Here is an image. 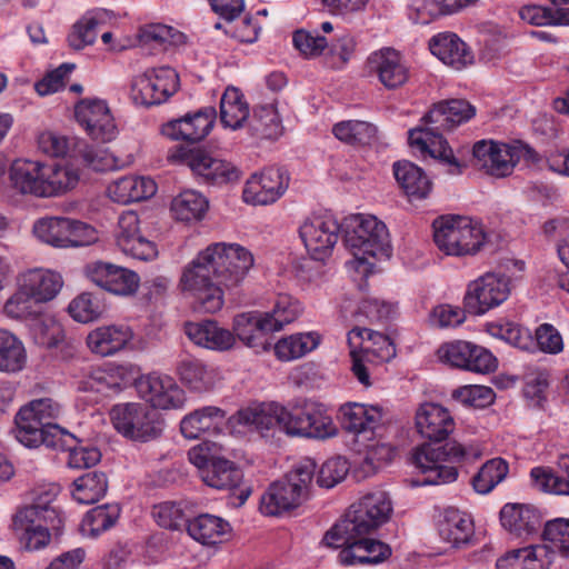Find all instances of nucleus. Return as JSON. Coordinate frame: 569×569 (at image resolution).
I'll list each match as a JSON object with an SVG mask.
<instances>
[{
    "mask_svg": "<svg viewBox=\"0 0 569 569\" xmlns=\"http://www.w3.org/2000/svg\"><path fill=\"white\" fill-rule=\"evenodd\" d=\"M103 311L104 308L100 299L90 292L80 293L68 306L70 317L81 323L99 319Z\"/></svg>",
    "mask_w": 569,
    "mask_h": 569,
    "instance_id": "57",
    "label": "nucleus"
},
{
    "mask_svg": "<svg viewBox=\"0 0 569 569\" xmlns=\"http://www.w3.org/2000/svg\"><path fill=\"white\" fill-rule=\"evenodd\" d=\"M248 127L253 136L262 139H277L283 131L278 110L272 104L254 108L249 119Z\"/></svg>",
    "mask_w": 569,
    "mask_h": 569,
    "instance_id": "51",
    "label": "nucleus"
},
{
    "mask_svg": "<svg viewBox=\"0 0 569 569\" xmlns=\"http://www.w3.org/2000/svg\"><path fill=\"white\" fill-rule=\"evenodd\" d=\"M187 531L201 545L213 546L228 539L231 526L218 516L202 513L188 521Z\"/></svg>",
    "mask_w": 569,
    "mask_h": 569,
    "instance_id": "40",
    "label": "nucleus"
},
{
    "mask_svg": "<svg viewBox=\"0 0 569 569\" xmlns=\"http://www.w3.org/2000/svg\"><path fill=\"white\" fill-rule=\"evenodd\" d=\"M349 472V463L342 457L328 459L320 468L317 482L325 488H332L341 482Z\"/></svg>",
    "mask_w": 569,
    "mask_h": 569,
    "instance_id": "62",
    "label": "nucleus"
},
{
    "mask_svg": "<svg viewBox=\"0 0 569 569\" xmlns=\"http://www.w3.org/2000/svg\"><path fill=\"white\" fill-rule=\"evenodd\" d=\"M76 119L87 134L99 142H109L118 130L108 103L102 99H82L74 107Z\"/></svg>",
    "mask_w": 569,
    "mask_h": 569,
    "instance_id": "18",
    "label": "nucleus"
},
{
    "mask_svg": "<svg viewBox=\"0 0 569 569\" xmlns=\"http://www.w3.org/2000/svg\"><path fill=\"white\" fill-rule=\"evenodd\" d=\"M179 88V76L170 67L146 70L131 82V98L136 104L156 106L166 102Z\"/></svg>",
    "mask_w": 569,
    "mask_h": 569,
    "instance_id": "12",
    "label": "nucleus"
},
{
    "mask_svg": "<svg viewBox=\"0 0 569 569\" xmlns=\"http://www.w3.org/2000/svg\"><path fill=\"white\" fill-rule=\"evenodd\" d=\"M289 176L282 168L270 167L252 174L246 182L243 200L253 206L276 202L287 190Z\"/></svg>",
    "mask_w": 569,
    "mask_h": 569,
    "instance_id": "22",
    "label": "nucleus"
},
{
    "mask_svg": "<svg viewBox=\"0 0 569 569\" xmlns=\"http://www.w3.org/2000/svg\"><path fill=\"white\" fill-rule=\"evenodd\" d=\"M200 478L211 488L231 490L239 486L243 475L233 462L219 457L202 470Z\"/></svg>",
    "mask_w": 569,
    "mask_h": 569,
    "instance_id": "46",
    "label": "nucleus"
},
{
    "mask_svg": "<svg viewBox=\"0 0 569 569\" xmlns=\"http://www.w3.org/2000/svg\"><path fill=\"white\" fill-rule=\"evenodd\" d=\"M62 415L61 403L51 397L32 399L22 406L14 417L16 428L14 435L20 437L28 443H34L40 439L38 432L39 427L52 423Z\"/></svg>",
    "mask_w": 569,
    "mask_h": 569,
    "instance_id": "16",
    "label": "nucleus"
},
{
    "mask_svg": "<svg viewBox=\"0 0 569 569\" xmlns=\"http://www.w3.org/2000/svg\"><path fill=\"white\" fill-rule=\"evenodd\" d=\"M319 343L320 336L317 332L296 333L280 339L273 350L279 360L292 361L315 350Z\"/></svg>",
    "mask_w": 569,
    "mask_h": 569,
    "instance_id": "49",
    "label": "nucleus"
},
{
    "mask_svg": "<svg viewBox=\"0 0 569 569\" xmlns=\"http://www.w3.org/2000/svg\"><path fill=\"white\" fill-rule=\"evenodd\" d=\"M114 237L119 250L132 259L151 261L158 256L157 244L142 232L134 211H124L119 217Z\"/></svg>",
    "mask_w": 569,
    "mask_h": 569,
    "instance_id": "17",
    "label": "nucleus"
},
{
    "mask_svg": "<svg viewBox=\"0 0 569 569\" xmlns=\"http://www.w3.org/2000/svg\"><path fill=\"white\" fill-rule=\"evenodd\" d=\"M543 540L546 550L549 548L552 551L559 552L562 557L569 558V520L555 519L548 521L543 529Z\"/></svg>",
    "mask_w": 569,
    "mask_h": 569,
    "instance_id": "59",
    "label": "nucleus"
},
{
    "mask_svg": "<svg viewBox=\"0 0 569 569\" xmlns=\"http://www.w3.org/2000/svg\"><path fill=\"white\" fill-rule=\"evenodd\" d=\"M369 535L360 533L351 537L332 527L326 533L323 541L329 547L341 548L338 560L345 566H377L391 557L392 549L388 543Z\"/></svg>",
    "mask_w": 569,
    "mask_h": 569,
    "instance_id": "10",
    "label": "nucleus"
},
{
    "mask_svg": "<svg viewBox=\"0 0 569 569\" xmlns=\"http://www.w3.org/2000/svg\"><path fill=\"white\" fill-rule=\"evenodd\" d=\"M273 332L268 317L253 311L237 315L233 319V335L250 348L267 350V335Z\"/></svg>",
    "mask_w": 569,
    "mask_h": 569,
    "instance_id": "33",
    "label": "nucleus"
},
{
    "mask_svg": "<svg viewBox=\"0 0 569 569\" xmlns=\"http://www.w3.org/2000/svg\"><path fill=\"white\" fill-rule=\"evenodd\" d=\"M453 396L461 402L476 408H485L495 400L493 390L480 385L463 386L457 389Z\"/></svg>",
    "mask_w": 569,
    "mask_h": 569,
    "instance_id": "63",
    "label": "nucleus"
},
{
    "mask_svg": "<svg viewBox=\"0 0 569 569\" xmlns=\"http://www.w3.org/2000/svg\"><path fill=\"white\" fill-rule=\"evenodd\" d=\"M343 241L359 266L369 258H388L391 252L387 226L371 214L357 213L346 218Z\"/></svg>",
    "mask_w": 569,
    "mask_h": 569,
    "instance_id": "5",
    "label": "nucleus"
},
{
    "mask_svg": "<svg viewBox=\"0 0 569 569\" xmlns=\"http://www.w3.org/2000/svg\"><path fill=\"white\" fill-rule=\"evenodd\" d=\"M177 372L186 386L198 392L212 389L217 380L216 370L196 358L180 360Z\"/></svg>",
    "mask_w": 569,
    "mask_h": 569,
    "instance_id": "43",
    "label": "nucleus"
},
{
    "mask_svg": "<svg viewBox=\"0 0 569 569\" xmlns=\"http://www.w3.org/2000/svg\"><path fill=\"white\" fill-rule=\"evenodd\" d=\"M132 338L133 331L129 326H101L88 335L87 345L93 353L107 357L124 349Z\"/></svg>",
    "mask_w": 569,
    "mask_h": 569,
    "instance_id": "31",
    "label": "nucleus"
},
{
    "mask_svg": "<svg viewBox=\"0 0 569 569\" xmlns=\"http://www.w3.org/2000/svg\"><path fill=\"white\" fill-rule=\"evenodd\" d=\"M37 429L41 435L39 437L40 439H38V441L34 443H28L20 437V433L14 435V437L21 445L27 448H37L43 443L48 448L62 451H66L67 448H70L71 442H76V437L57 423H49L47 426L44 425Z\"/></svg>",
    "mask_w": 569,
    "mask_h": 569,
    "instance_id": "56",
    "label": "nucleus"
},
{
    "mask_svg": "<svg viewBox=\"0 0 569 569\" xmlns=\"http://www.w3.org/2000/svg\"><path fill=\"white\" fill-rule=\"evenodd\" d=\"M316 471L311 459L300 461L283 479L270 485L260 499V510L267 516H278L297 508L306 498Z\"/></svg>",
    "mask_w": 569,
    "mask_h": 569,
    "instance_id": "6",
    "label": "nucleus"
},
{
    "mask_svg": "<svg viewBox=\"0 0 569 569\" xmlns=\"http://www.w3.org/2000/svg\"><path fill=\"white\" fill-rule=\"evenodd\" d=\"M17 284L21 286L39 305L53 300L63 286L60 273L44 268H33L20 273Z\"/></svg>",
    "mask_w": 569,
    "mask_h": 569,
    "instance_id": "28",
    "label": "nucleus"
},
{
    "mask_svg": "<svg viewBox=\"0 0 569 569\" xmlns=\"http://www.w3.org/2000/svg\"><path fill=\"white\" fill-rule=\"evenodd\" d=\"M107 190L112 201L127 204L152 197L157 191V184L147 177L127 176L110 183Z\"/></svg>",
    "mask_w": 569,
    "mask_h": 569,
    "instance_id": "38",
    "label": "nucleus"
},
{
    "mask_svg": "<svg viewBox=\"0 0 569 569\" xmlns=\"http://www.w3.org/2000/svg\"><path fill=\"white\" fill-rule=\"evenodd\" d=\"M476 114V108L463 99H451L437 103L423 118V127L409 131V143L422 153H428L460 172V163L442 133L467 122Z\"/></svg>",
    "mask_w": 569,
    "mask_h": 569,
    "instance_id": "3",
    "label": "nucleus"
},
{
    "mask_svg": "<svg viewBox=\"0 0 569 569\" xmlns=\"http://www.w3.org/2000/svg\"><path fill=\"white\" fill-rule=\"evenodd\" d=\"M249 106L241 91L228 87L220 99V120L226 128L238 130L250 119Z\"/></svg>",
    "mask_w": 569,
    "mask_h": 569,
    "instance_id": "45",
    "label": "nucleus"
},
{
    "mask_svg": "<svg viewBox=\"0 0 569 569\" xmlns=\"http://www.w3.org/2000/svg\"><path fill=\"white\" fill-rule=\"evenodd\" d=\"M42 197H53L73 189L79 181V172L70 164H42Z\"/></svg>",
    "mask_w": 569,
    "mask_h": 569,
    "instance_id": "47",
    "label": "nucleus"
},
{
    "mask_svg": "<svg viewBox=\"0 0 569 569\" xmlns=\"http://www.w3.org/2000/svg\"><path fill=\"white\" fill-rule=\"evenodd\" d=\"M168 160L188 166L193 173L211 183H227L238 179V171L230 162L213 158L202 150H189L183 147L171 149Z\"/></svg>",
    "mask_w": 569,
    "mask_h": 569,
    "instance_id": "14",
    "label": "nucleus"
},
{
    "mask_svg": "<svg viewBox=\"0 0 569 569\" xmlns=\"http://www.w3.org/2000/svg\"><path fill=\"white\" fill-rule=\"evenodd\" d=\"M500 521L508 531L522 537L536 533L541 527L542 518L532 506L507 503L500 511Z\"/></svg>",
    "mask_w": 569,
    "mask_h": 569,
    "instance_id": "35",
    "label": "nucleus"
},
{
    "mask_svg": "<svg viewBox=\"0 0 569 569\" xmlns=\"http://www.w3.org/2000/svg\"><path fill=\"white\" fill-rule=\"evenodd\" d=\"M186 333L196 345L211 350H229L236 342L233 332L213 320L188 323Z\"/></svg>",
    "mask_w": 569,
    "mask_h": 569,
    "instance_id": "36",
    "label": "nucleus"
},
{
    "mask_svg": "<svg viewBox=\"0 0 569 569\" xmlns=\"http://www.w3.org/2000/svg\"><path fill=\"white\" fill-rule=\"evenodd\" d=\"M170 209L174 219L179 221H199L206 214L208 201L201 193L186 190L173 198Z\"/></svg>",
    "mask_w": 569,
    "mask_h": 569,
    "instance_id": "52",
    "label": "nucleus"
},
{
    "mask_svg": "<svg viewBox=\"0 0 569 569\" xmlns=\"http://www.w3.org/2000/svg\"><path fill=\"white\" fill-rule=\"evenodd\" d=\"M338 221L327 216L307 218L299 228V236L315 260L327 258L339 238Z\"/></svg>",
    "mask_w": 569,
    "mask_h": 569,
    "instance_id": "20",
    "label": "nucleus"
},
{
    "mask_svg": "<svg viewBox=\"0 0 569 569\" xmlns=\"http://www.w3.org/2000/svg\"><path fill=\"white\" fill-rule=\"evenodd\" d=\"M301 312L300 303L289 296H280L271 312H263L272 327L279 331L284 325L295 321Z\"/></svg>",
    "mask_w": 569,
    "mask_h": 569,
    "instance_id": "61",
    "label": "nucleus"
},
{
    "mask_svg": "<svg viewBox=\"0 0 569 569\" xmlns=\"http://www.w3.org/2000/svg\"><path fill=\"white\" fill-rule=\"evenodd\" d=\"M510 281L505 274L487 272L469 282L463 297V308L473 316L503 303L510 295Z\"/></svg>",
    "mask_w": 569,
    "mask_h": 569,
    "instance_id": "13",
    "label": "nucleus"
},
{
    "mask_svg": "<svg viewBox=\"0 0 569 569\" xmlns=\"http://www.w3.org/2000/svg\"><path fill=\"white\" fill-rule=\"evenodd\" d=\"M42 163L31 160H16L9 171L12 187L21 193L42 197Z\"/></svg>",
    "mask_w": 569,
    "mask_h": 569,
    "instance_id": "42",
    "label": "nucleus"
},
{
    "mask_svg": "<svg viewBox=\"0 0 569 569\" xmlns=\"http://www.w3.org/2000/svg\"><path fill=\"white\" fill-rule=\"evenodd\" d=\"M509 472V465L502 458H492L481 466L472 478L473 489L481 495L489 493Z\"/></svg>",
    "mask_w": 569,
    "mask_h": 569,
    "instance_id": "54",
    "label": "nucleus"
},
{
    "mask_svg": "<svg viewBox=\"0 0 569 569\" xmlns=\"http://www.w3.org/2000/svg\"><path fill=\"white\" fill-rule=\"evenodd\" d=\"M108 490V479L103 472L90 471L73 480L72 498L83 505H92L103 498Z\"/></svg>",
    "mask_w": 569,
    "mask_h": 569,
    "instance_id": "48",
    "label": "nucleus"
},
{
    "mask_svg": "<svg viewBox=\"0 0 569 569\" xmlns=\"http://www.w3.org/2000/svg\"><path fill=\"white\" fill-rule=\"evenodd\" d=\"M140 397L151 405V408L163 410L179 409L184 405L186 393L167 375L149 373L134 380Z\"/></svg>",
    "mask_w": 569,
    "mask_h": 569,
    "instance_id": "19",
    "label": "nucleus"
},
{
    "mask_svg": "<svg viewBox=\"0 0 569 569\" xmlns=\"http://www.w3.org/2000/svg\"><path fill=\"white\" fill-rule=\"evenodd\" d=\"M27 363V351L20 339L2 330V371L18 372Z\"/></svg>",
    "mask_w": 569,
    "mask_h": 569,
    "instance_id": "58",
    "label": "nucleus"
},
{
    "mask_svg": "<svg viewBox=\"0 0 569 569\" xmlns=\"http://www.w3.org/2000/svg\"><path fill=\"white\" fill-rule=\"evenodd\" d=\"M84 273L94 284L118 296L134 295L140 283L134 271L101 260L88 263Z\"/></svg>",
    "mask_w": 569,
    "mask_h": 569,
    "instance_id": "21",
    "label": "nucleus"
},
{
    "mask_svg": "<svg viewBox=\"0 0 569 569\" xmlns=\"http://www.w3.org/2000/svg\"><path fill=\"white\" fill-rule=\"evenodd\" d=\"M392 511V501L386 491H371L353 502L333 527L351 537L371 533L389 521Z\"/></svg>",
    "mask_w": 569,
    "mask_h": 569,
    "instance_id": "8",
    "label": "nucleus"
},
{
    "mask_svg": "<svg viewBox=\"0 0 569 569\" xmlns=\"http://www.w3.org/2000/svg\"><path fill=\"white\" fill-rule=\"evenodd\" d=\"M368 68L387 89H397L409 79V68L401 54L392 48H383L371 53Z\"/></svg>",
    "mask_w": 569,
    "mask_h": 569,
    "instance_id": "26",
    "label": "nucleus"
},
{
    "mask_svg": "<svg viewBox=\"0 0 569 569\" xmlns=\"http://www.w3.org/2000/svg\"><path fill=\"white\" fill-rule=\"evenodd\" d=\"M50 525L32 508H19L12 516L10 529L27 551H39L51 542Z\"/></svg>",
    "mask_w": 569,
    "mask_h": 569,
    "instance_id": "24",
    "label": "nucleus"
},
{
    "mask_svg": "<svg viewBox=\"0 0 569 569\" xmlns=\"http://www.w3.org/2000/svg\"><path fill=\"white\" fill-rule=\"evenodd\" d=\"M229 423L261 435L278 428L289 437L307 439H327L338 432L323 407L310 401L290 408L277 402L243 408L230 417Z\"/></svg>",
    "mask_w": 569,
    "mask_h": 569,
    "instance_id": "2",
    "label": "nucleus"
},
{
    "mask_svg": "<svg viewBox=\"0 0 569 569\" xmlns=\"http://www.w3.org/2000/svg\"><path fill=\"white\" fill-rule=\"evenodd\" d=\"M60 489L57 485L51 483L39 487L33 490V502L22 508H32L37 511L38 517L42 518L46 525H50V528L59 535L63 527L64 520L61 512L52 506Z\"/></svg>",
    "mask_w": 569,
    "mask_h": 569,
    "instance_id": "44",
    "label": "nucleus"
},
{
    "mask_svg": "<svg viewBox=\"0 0 569 569\" xmlns=\"http://www.w3.org/2000/svg\"><path fill=\"white\" fill-rule=\"evenodd\" d=\"M29 333L32 341L42 348L53 349L66 340V332L54 313L41 309L29 322Z\"/></svg>",
    "mask_w": 569,
    "mask_h": 569,
    "instance_id": "39",
    "label": "nucleus"
},
{
    "mask_svg": "<svg viewBox=\"0 0 569 569\" xmlns=\"http://www.w3.org/2000/svg\"><path fill=\"white\" fill-rule=\"evenodd\" d=\"M113 428L126 439L149 442L162 435L163 421L153 408L142 402L114 405L109 412Z\"/></svg>",
    "mask_w": 569,
    "mask_h": 569,
    "instance_id": "9",
    "label": "nucleus"
},
{
    "mask_svg": "<svg viewBox=\"0 0 569 569\" xmlns=\"http://www.w3.org/2000/svg\"><path fill=\"white\" fill-rule=\"evenodd\" d=\"M431 53L445 64L460 70L473 61V54L468 46L455 33L445 32L431 38Z\"/></svg>",
    "mask_w": 569,
    "mask_h": 569,
    "instance_id": "32",
    "label": "nucleus"
},
{
    "mask_svg": "<svg viewBox=\"0 0 569 569\" xmlns=\"http://www.w3.org/2000/svg\"><path fill=\"white\" fill-rule=\"evenodd\" d=\"M349 348H357L368 360L388 361L395 356L389 337L368 328L355 327L348 332Z\"/></svg>",
    "mask_w": 569,
    "mask_h": 569,
    "instance_id": "30",
    "label": "nucleus"
},
{
    "mask_svg": "<svg viewBox=\"0 0 569 569\" xmlns=\"http://www.w3.org/2000/svg\"><path fill=\"white\" fill-rule=\"evenodd\" d=\"M332 134L343 143L351 146L370 144L377 134V128L361 120H346L332 127Z\"/></svg>",
    "mask_w": 569,
    "mask_h": 569,
    "instance_id": "53",
    "label": "nucleus"
},
{
    "mask_svg": "<svg viewBox=\"0 0 569 569\" xmlns=\"http://www.w3.org/2000/svg\"><path fill=\"white\" fill-rule=\"evenodd\" d=\"M393 174L400 188L410 199H425L432 189L431 181L423 170L410 161L396 162Z\"/></svg>",
    "mask_w": 569,
    "mask_h": 569,
    "instance_id": "41",
    "label": "nucleus"
},
{
    "mask_svg": "<svg viewBox=\"0 0 569 569\" xmlns=\"http://www.w3.org/2000/svg\"><path fill=\"white\" fill-rule=\"evenodd\" d=\"M217 117L212 107L203 108L194 113H188L180 119L172 120L162 127V133L172 140L199 142L204 139Z\"/></svg>",
    "mask_w": 569,
    "mask_h": 569,
    "instance_id": "25",
    "label": "nucleus"
},
{
    "mask_svg": "<svg viewBox=\"0 0 569 569\" xmlns=\"http://www.w3.org/2000/svg\"><path fill=\"white\" fill-rule=\"evenodd\" d=\"M437 529L440 538L455 548L470 545L475 535L471 516L453 507L442 511Z\"/></svg>",
    "mask_w": 569,
    "mask_h": 569,
    "instance_id": "29",
    "label": "nucleus"
},
{
    "mask_svg": "<svg viewBox=\"0 0 569 569\" xmlns=\"http://www.w3.org/2000/svg\"><path fill=\"white\" fill-rule=\"evenodd\" d=\"M42 308L39 303L21 287L4 303L3 310L8 317L13 319L33 318Z\"/></svg>",
    "mask_w": 569,
    "mask_h": 569,
    "instance_id": "60",
    "label": "nucleus"
},
{
    "mask_svg": "<svg viewBox=\"0 0 569 569\" xmlns=\"http://www.w3.org/2000/svg\"><path fill=\"white\" fill-rule=\"evenodd\" d=\"M34 236L57 248L82 247L96 240V231L79 220L64 217L39 219L33 224Z\"/></svg>",
    "mask_w": 569,
    "mask_h": 569,
    "instance_id": "11",
    "label": "nucleus"
},
{
    "mask_svg": "<svg viewBox=\"0 0 569 569\" xmlns=\"http://www.w3.org/2000/svg\"><path fill=\"white\" fill-rule=\"evenodd\" d=\"M482 450L477 445H461L448 441L445 445L423 443L412 455L413 465L427 476L425 483L441 485L453 482L458 477L456 463L478 459Z\"/></svg>",
    "mask_w": 569,
    "mask_h": 569,
    "instance_id": "4",
    "label": "nucleus"
},
{
    "mask_svg": "<svg viewBox=\"0 0 569 569\" xmlns=\"http://www.w3.org/2000/svg\"><path fill=\"white\" fill-rule=\"evenodd\" d=\"M456 427L451 413L445 407L427 402L416 412V428L419 435L432 442H440L453 432Z\"/></svg>",
    "mask_w": 569,
    "mask_h": 569,
    "instance_id": "27",
    "label": "nucleus"
},
{
    "mask_svg": "<svg viewBox=\"0 0 569 569\" xmlns=\"http://www.w3.org/2000/svg\"><path fill=\"white\" fill-rule=\"evenodd\" d=\"M432 227L436 246L448 256L475 254L486 241L481 224L469 217L442 216Z\"/></svg>",
    "mask_w": 569,
    "mask_h": 569,
    "instance_id": "7",
    "label": "nucleus"
},
{
    "mask_svg": "<svg viewBox=\"0 0 569 569\" xmlns=\"http://www.w3.org/2000/svg\"><path fill=\"white\" fill-rule=\"evenodd\" d=\"M437 357L442 363L477 373L493 372L498 366L496 357L489 350L463 340L441 345Z\"/></svg>",
    "mask_w": 569,
    "mask_h": 569,
    "instance_id": "15",
    "label": "nucleus"
},
{
    "mask_svg": "<svg viewBox=\"0 0 569 569\" xmlns=\"http://www.w3.org/2000/svg\"><path fill=\"white\" fill-rule=\"evenodd\" d=\"M343 427L353 433L372 430L382 418L380 408L362 403H351L342 408Z\"/></svg>",
    "mask_w": 569,
    "mask_h": 569,
    "instance_id": "50",
    "label": "nucleus"
},
{
    "mask_svg": "<svg viewBox=\"0 0 569 569\" xmlns=\"http://www.w3.org/2000/svg\"><path fill=\"white\" fill-rule=\"evenodd\" d=\"M532 486L546 493L569 496V456L558 459L556 469L538 466L531 469Z\"/></svg>",
    "mask_w": 569,
    "mask_h": 569,
    "instance_id": "37",
    "label": "nucleus"
},
{
    "mask_svg": "<svg viewBox=\"0 0 569 569\" xmlns=\"http://www.w3.org/2000/svg\"><path fill=\"white\" fill-rule=\"evenodd\" d=\"M120 515L118 505H103L87 512L81 523L83 535L97 537L114 526Z\"/></svg>",
    "mask_w": 569,
    "mask_h": 569,
    "instance_id": "55",
    "label": "nucleus"
},
{
    "mask_svg": "<svg viewBox=\"0 0 569 569\" xmlns=\"http://www.w3.org/2000/svg\"><path fill=\"white\" fill-rule=\"evenodd\" d=\"M473 166L487 174L503 178L511 174L518 159L506 143L480 140L473 144Z\"/></svg>",
    "mask_w": 569,
    "mask_h": 569,
    "instance_id": "23",
    "label": "nucleus"
},
{
    "mask_svg": "<svg viewBox=\"0 0 569 569\" xmlns=\"http://www.w3.org/2000/svg\"><path fill=\"white\" fill-rule=\"evenodd\" d=\"M152 516L160 527L179 529L184 523V513L181 507L171 501H166L153 507Z\"/></svg>",
    "mask_w": 569,
    "mask_h": 569,
    "instance_id": "64",
    "label": "nucleus"
},
{
    "mask_svg": "<svg viewBox=\"0 0 569 569\" xmlns=\"http://www.w3.org/2000/svg\"><path fill=\"white\" fill-rule=\"evenodd\" d=\"M226 420V412L219 407L207 406L184 416L180 431L187 439H198L206 433H217Z\"/></svg>",
    "mask_w": 569,
    "mask_h": 569,
    "instance_id": "34",
    "label": "nucleus"
},
{
    "mask_svg": "<svg viewBox=\"0 0 569 569\" xmlns=\"http://www.w3.org/2000/svg\"><path fill=\"white\" fill-rule=\"evenodd\" d=\"M253 263L251 251L239 243H211L184 267L182 291L193 299L198 311L214 313L224 303L221 286L239 287Z\"/></svg>",
    "mask_w": 569,
    "mask_h": 569,
    "instance_id": "1",
    "label": "nucleus"
}]
</instances>
